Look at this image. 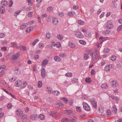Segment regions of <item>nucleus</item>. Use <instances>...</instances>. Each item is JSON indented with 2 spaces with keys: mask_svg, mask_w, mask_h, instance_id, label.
<instances>
[{
  "mask_svg": "<svg viewBox=\"0 0 122 122\" xmlns=\"http://www.w3.org/2000/svg\"><path fill=\"white\" fill-rule=\"evenodd\" d=\"M57 37L58 39L60 40H63V36L62 35L60 34L57 35Z\"/></svg>",
  "mask_w": 122,
  "mask_h": 122,
  "instance_id": "15",
  "label": "nucleus"
},
{
  "mask_svg": "<svg viewBox=\"0 0 122 122\" xmlns=\"http://www.w3.org/2000/svg\"><path fill=\"white\" fill-rule=\"evenodd\" d=\"M5 34L3 33H0V38H3L5 36Z\"/></svg>",
  "mask_w": 122,
  "mask_h": 122,
  "instance_id": "58",
  "label": "nucleus"
},
{
  "mask_svg": "<svg viewBox=\"0 0 122 122\" xmlns=\"http://www.w3.org/2000/svg\"><path fill=\"white\" fill-rule=\"evenodd\" d=\"M95 52H94V54L92 55V58L93 60H95L96 58V55L95 53Z\"/></svg>",
  "mask_w": 122,
  "mask_h": 122,
  "instance_id": "52",
  "label": "nucleus"
},
{
  "mask_svg": "<svg viewBox=\"0 0 122 122\" xmlns=\"http://www.w3.org/2000/svg\"><path fill=\"white\" fill-rule=\"evenodd\" d=\"M38 87L39 88H41L42 86V81H39L38 82Z\"/></svg>",
  "mask_w": 122,
  "mask_h": 122,
  "instance_id": "25",
  "label": "nucleus"
},
{
  "mask_svg": "<svg viewBox=\"0 0 122 122\" xmlns=\"http://www.w3.org/2000/svg\"><path fill=\"white\" fill-rule=\"evenodd\" d=\"M44 46V45L42 43H40L39 45V46L40 48H41Z\"/></svg>",
  "mask_w": 122,
  "mask_h": 122,
  "instance_id": "61",
  "label": "nucleus"
},
{
  "mask_svg": "<svg viewBox=\"0 0 122 122\" xmlns=\"http://www.w3.org/2000/svg\"><path fill=\"white\" fill-rule=\"evenodd\" d=\"M65 76L67 77H71L72 76V74L71 73H68L65 74Z\"/></svg>",
  "mask_w": 122,
  "mask_h": 122,
  "instance_id": "39",
  "label": "nucleus"
},
{
  "mask_svg": "<svg viewBox=\"0 0 122 122\" xmlns=\"http://www.w3.org/2000/svg\"><path fill=\"white\" fill-rule=\"evenodd\" d=\"M59 56L61 57H64L66 56V55L65 53H62L60 54Z\"/></svg>",
  "mask_w": 122,
  "mask_h": 122,
  "instance_id": "49",
  "label": "nucleus"
},
{
  "mask_svg": "<svg viewBox=\"0 0 122 122\" xmlns=\"http://www.w3.org/2000/svg\"><path fill=\"white\" fill-rule=\"evenodd\" d=\"M76 109L77 111L79 112H81V109L79 107H76Z\"/></svg>",
  "mask_w": 122,
  "mask_h": 122,
  "instance_id": "51",
  "label": "nucleus"
},
{
  "mask_svg": "<svg viewBox=\"0 0 122 122\" xmlns=\"http://www.w3.org/2000/svg\"><path fill=\"white\" fill-rule=\"evenodd\" d=\"M41 71L42 77V78L44 79L46 75V72L44 68L42 67Z\"/></svg>",
  "mask_w": 122,
  "mask_h": 122,
  "instance_id": "3",
  "label": "nucleus"
},
{
  "mask_svg": "<svg viewBox=\"0 0 122 122\" xmlns=\"http://www.w3.org/2000/svg\"><path fill=\"white\" fill-rule=\"evenodd\" d=\"M56 105H58L59 107H62L64 106V105L62 103L58 102L56 104H55Z\"/></svg>",
  "mask_w": 122,
  "mask_h": 122,
  "instance_id": "27",
  "label": "nucleus"
},
{
  "mask_svg": "<svg viewBox=\"0 0 122 122\" xmlns=\"http://www.w3.org/2000/svg\"><path fill=\"white\" fill-rule=\"evenodd\" d=\"M110 69L109 66V65L106 66L104 70L106 71H107L109 70Z\"/></svg>",
  "mask_w": 122,
  "mask_h": 122,
  "instance_id": "37",
  "label": "nucleus"
},
{
  "mask_svg": "<svg viewBox=\"0 0 122 122\" xmlns=\"http://www.w3.org/2000/svg\"><path fill=\"white\" fill-rule=\"evenodd\" d=\"M25 31L27 33H28L30 32L31 31L30 28L28 27L26 29Z\"/></svg>",
  "mask_w": 122,
  "mask_h": 122,
  "instance_id": "64",
  "label": "nucleus"
},
{
  "mask_svg": "<svg viewBox=\"0 0 122 122\" xmlns=\"http://www.w3.org/2000/svg\"><path fill=\"white\" fill-rule=\"evenodd\" d=\"M112 85L114 87L117 86L118 85V83L113 81L112 82Z\"/></svg>",
  "mask_w": 122,
  "mask_h": 122,
  "instance_id": "45",
  "label": "nucleus"
},
{
  "mask_svg": "<svg viewBox=\"0 0 122 122\" xmlns=\"http://www.w3.org/2000/svg\"><path fill=\"white\" fill-rule=\"evenodd\" d=\"M47 91L48 92V93L49 94H50L52 93V89L50 87H47Z\"/></svg>",
  "mask_w": 122,
  "mask_h": 122,
  "instance_id": "24",
  "label": "nucleus"
},
{
  "mask_svg": "<svg viewBox=\"0 0 122 122\" xmlns=\"http://www.w3.org/2000/svg\"><path fill=\"white\" fill-rule=\"evenodd\" d=\"M5 11L4 7L2 6L0 7V12L1 14H3Z\"/></svg>",
  "mask_w": 122,
  "mask_h": 122,
  "instance_id": "29",
  "label": "nucleus"
},
{
  "mask_svg": "<svg viewBox=\"0 0 122 122\" xmlns=\"http://www.w3.org/2000/svg\"><path fill=\"white\" fill-rule=\"evenodd\" d=\"M26 27V25L25 24H23L21 25L20 27V29H23Z\"/></svg>",
  "mask_w": 122,
  "mask_h": 122,
  "instance_id": "44",
  "label": "nucleus"
},
{
  "mask_svg": "<svg viewBox=\"0 0 122 122\" xmlns=\"http://www.w3.org/2000/svg\"><path fill=\"white\" fill-rule=\"evenodd\" d=\"M88 53L90 55H93L94 54V52H93V51H89L88 52Z\"/></svg>",
  "mask_w": 122,
  "mask_h": 122,
  "instance_id": "62",
  "label": "nucleus"
},
{
  "mask_svg": "<svg viewBox=\"0 0 122 122\" xmlns=\"http://www.w3.org/2000/svg\"><path fill=\"white\" fill-rule=\"evenodd\" d=\"M7 107L8 109L11 108L12 107V105L11 103H9L7 106Z\"/></svg>",
  "mask_w": 122,
  "mask_h": 122,
  "instance_id": "55",
  "label": "nucleus"
},
{
  "mask_svg": "<svg viewBox=\"0 0 122 122\" xmlns=\"http://www.w3.org/2000/svg\"><path fill=\"white\" fill-rule=\"evenodd\" d=\"M78 23L80 25H83L84 23V21L81 20H79L78 21Z\"/></svg>",
  "mask_w": 122,
  "mask_h": 122,
  "instance_id": "47",
  "label": "nucleus"
},
{
  "mask_svg": "<svg viewBox=\"0 0 122 122\" xmlns=\"http://www.w3.org/2000/svg\"><path fill=\"white\" fill-rule=\"evenodd\" d=\"M83 108L87 111H89L90 110V108L86 102L83 104Z\"/></svg>",
  "mask_w": 122,
  "mask_h": 122,
  "instance_id": "1",
  "label": "nucleus"
},
{
  "mask_svg": "<svg viewBox=\"0 0 122 122\" xmlns=\"http://www.w3.org/2000/svg\"><path fill=\"white\" fill-rule=\"evenodd\" d=\"M20 12V10L16 12L14 14V15L16 16H17V15H18Z\"/></svg>",
  "mask_w": 122,
  "mask_h": 122,
  "instance_id": "56",
  "label": "nucleus"
},
{
  "mask_svg": "<svg viewBox=\"0 0 122 122\" xmlns=\"http://www.w3.org/2000/svg\"><path fill=\"white\" fill-rule=\"evenodd\" d=\"M102 88L105 89L107 88L108 87V86L106 84L104 83L102 85Z\"/></svg>",
  "mask_w": 122,
  "mask_h": 122,
  "instance_id": "35",
  "label": "nucleus"
},
{
  "mask_svg": "<svg viewBox=\"0 0 122 122\" xmlns=\"http://www.w3.org/2000/svg\"><path fill=\"white\" fill-rule=\"evenodd\" d=\"M68 15L69 16L71 17L72 16L74 15L73 13L72 12H70L68 13Z\"/></svg>",
  "mask_w": 122,
  "mask_h": 122,
  "instance_id": "53",
  "label": "nucleus"
},
{
  "mask_svg": "<svg viewBox=\"0 0 122 122\" xmlns=\"http://www.w3.org/2000/svg\"><path fill=\"white\" fill-rule=\"evenodd\" d=\"M112 110L113 112L115 113H116L117 111V107L115 106H113L112 107Z\"/></svg>",
  "mask_w": 122,
  "mask_h": 122,
  "instance_id": "18",
  "label": "nucleus"
},
{
  "mask_svg": "<svg viewBox=\"0 0 122 122\" xmlns=\"http://www.w3.org/2000/svg\"><path fill=\"white\" fill-rule=\"evenodd\" d=\"M111 59L112 60L114 61L116 59V57L115 56L113 55L111 57Z\"/></svg>",
  "mask_w": 122,
  "mask_h": 122,
  "instance_id": "50",
  "label": "nucleus"
},
{
  "mask_svg": "<svg viewBox=\"0 0 122 122\" xmlns=\"http://www.w3.org/2000/svg\"><path fill=\"white\" fill-rule=\"evenodd\" d=\"M63 112L64 114L65 115H68L70 116L72 114V111L71 110H64L63 111Z\"/></svg>",
  "mask_w": 122,
  "mask_h": 122,
  "instance_id": "4",
  "label": "nucleus"
},
{
  "mask_svg": "<svg viewBox=\"0 0 122 122\" xmlns=\"http://www.w3.org/2000/svg\"><path fill=\"white\" fill-rule=\"evenodd\" d=\"M20 56L19 53L17 52L12 56V58L13 60H15L17 59Z\"/></svg>",
  "mask_w": 122,
  "mask_h": 122,
  "instance_id": "6",
  "label": "nucleus"
},
{
  "mask_svg": "<svg viewBox=\"0 0 122 122\" xmlns=\"http://www.w3.org/2000/svg\"><path fill=\"white\" fill-rule=\"evenodd\" d=\"M52 23L54 25H56L58 23V20L56 17H54L52 19Z\"/></svg>",
  "mask_w": 122,
  "mask_h": 122,
  "instance_id": "8",
  "label": "nucleus"
},
{
  "mask_svg": "<svg viewBox=\"0 0 122 122\" xmlns=\"http://www.w3.org/2000/svg\"><path fill=\"white\" fill-rule=\"evenodd\" d=\"M95 53L96 55V59H98V60L99 59V58H100V57L99 56V55H98V53L97 52V50H96L95 51Z\"/></svg>",
  "mask_w": 122,
  "mask_h": 122,
  "instance_id": "41",
  "label": "nucleus"
},
{
  "mask_svg": "<svg viewBox=\"0 0 122 122\" xmlns=\"http://www.w3.org/2000/svg\"><path fill=\"white\" fill-rule=\"evenodd\" d=\"M89 57V55L87 53H85L84 55V58L85 60H86L88 59Z\"/></svg>",
  "mask_w": 122,
  "mask_h": 122,
  "instance_id": "23",
  "label": "nucleus"
},
{
  "mask_svg": "<svg viewBox=\"0 0 122 122\" xmlns=\"http://www.w3.org/2000/svg\"><path fill=\"white\" fill-rule=\"evenodd\" d=\"M39 41V39H36L32 43V45L34 46Z\"/></svg>",
  "mask_w": 122,
  "mask_h": 122,
  "instance_id": "43",
  "label": "nucleus"
},
{
  "mask_svg": "<svg viewBox=\"0 0 122 122\" xmlns=\"http://www.w3.org/2000/svg\"><path fill=\"white\" fill-rule=\"evenodd\" d=\"M78 79L76 78H73L72 80V82L73 83H75L77 82Z\"/></svg>",
  "mask_w": 122,
  "mask_h": 122,
  "instance_id": "42",
  "label": "nucleus"
},
{
  "mask_svg": "<svg viewBox=\"0 0 122 122\" xmlns=\"http://www.w3.org/2000/svg\"><path fill=\"white\" fill-rule=\"evenodd\" d=\"M7 48L6 47H3L1 48V50L3 51H6L7 50Z\"/></svg>",
  "mask_w": 122,
  "mask_h": 122,
  "instance_id": "59",
  "label": "nucleus"
},
{
  "mask_svg": "<svg viewBox=\"0 0 122 122\" xmlns=\"http://www.w3.org/2000/svg\"><path fill=\"white\" fill-rule=\"evenodd\" d=\"M111 111L110 110H108L107 112V116L109 117L110 116L111 114Z\"/></svg>",
  "mask_w": 122,
  "mask_h": 122,
  "instance_id": "38",
  "label": "nucleus"
},
{
  "mask_svg": "<svg viewBox=\"0 0 122 122\" xmlns=\"http://www.w3.org/2000/svg\"><path fill=\"white\" fill-rule=\"evenodd\" d=\"M53 8L51 6L48 7L47 8V10L49 12H51L52 11Z\"/></svg>",
  "mask_w": 122,
  "mask_h": 122,
  "instance_id": "33",
  "label": "nucleus"
},
{
  "mask_svg": "<svg viewBox=\"0 0 122 122\" xmlns=\"http://www.w3.org/2000/svg\"><path fill=\"white\" fill-rule=\"evenodd\" d=\"M90 102L92 107L95 108H96L97 107V104L96 102L94 99H92L90 100Z\"/></svg>",
  "mask_w": 122,
  "mask_h": 122,
  "instance_id": "5",
  "label": "nucleus"
},
{
  "mask_svg": "<svg viewBox=\"0 0 122 122\" xmlns=\"http://www.w3.org/2000/svg\"><path fill=\"white\" fill-rule=\"evenodd\" d=\"M107 25L106 28L107 29H110L112 28L113 27V25L112 24V21L111 20H108L107 22Z\"/></svg>",
  "mask_w": 122,
  "mask_h": 122,
  "instance_id": "2",
  "label": "nucleus"
},
{
  "mask_svg": "<svg viewBox=\"0 0 122 122\" xmlns=\"http://www.w3.org/2000/svg\"><path fill=\"white\" fill-rule=\"evenodd\" d=\"M39 57V56L38 55H35L34 56V58L35 59H37Z\"/></svg>",
  "mask_w": 122,
  "mask_h": 122,
  "instance_id": "63",
  "label": "nucleus"
},
{
  "mask_svg": "<svg viewBox=\"0 0 122 122\" xmlns=\"http://www.w3.org/2000/svg\"><path fill=\"white\" fill-rule=\"evenodd\" d=\"M81 33V32H80L78 31H76L75 32V36H76V37L77 36H78L79 34H80Z\"/></svg>",
  "mask_w": 122,
  "mask_h": 122,
  "instance_id": "60",
  "label": "nucleus"
},
{
  "mask_svg": "<svg viewBox=\"0 0 122 122\" xmlns=\"http://www.w3.org/2000/svg\"><path fill=\"white\" fill-rule=\"evenodd\" d=\"M68 46L70 47L71 48H74L75 46V45L72 42H70Z\"/></svg>",
  "mask_w": 122,
  "mask_h": 122,
  "instance_id": "26",
  "label": "nucleus"
},
{
  "mask_svg": "<svg viewBox=\"0 0 122 122\" xmlns=\"http://www.w3.org/2000/svg\"><path fill=\"white\" fill-rule=\"evenodd\" d=\"M22 121L24 122L26 121L27 119V117L25 115H23L22 117Z\"/></svg>",
  "mask_w": 122,
  "mask_h": 122,
  "instance_id": "21",
  "label": "nucleus"
},
{
  "mask_svg": "<svg viewBox=\"0 0 122 122\" xmlns=\"http://www.w3.org/2000/svg\"><path fill=\"white\" fill-rule=\"evenodd\" d=\"M18 49H20L21 50H23L24 51L26 50V47L25 46H21L18 47Z\"/></svg>",
  "mask_w": 122,
  "mask_h": 122,
  "instance_id": "14",
  "label": "nucleus"
},
{
  "mask_svg": "<svg viewBox=\"0 0 122 122\" xmlns=\"http://www.w3.org/2000/svg\"><path fill=\"white\" fill-rule=\"evenodd\" d=\"M52 93L54 95L57 96L58 95L60 94V92L59 91L55 90L53 91Z\"/></svg>",
  "mask_w": 122,
  "mask_h": 122,
  "instance_id": "11",
  "label": "nucleus"
},
{
  "mask_svg": "<svg viewBox=\"0 0 122 122\" xmlns=\"http://www.w3.org/2000/svg\"><path fill=\"white\" fill-rule=\"evenodd\" d=\"M77 37L78 38L81 39L83 37V36L81 33L77 36Z\"/></svg>",
  "mask_w": 122,
  "mask_h": 122,
  "instance_id": "40",
  "label": "nucleus"
},
{
  "mask_svg": "<svg viewBox=\"0 0 122 122\" xmlns=\"http://www.w3.org/2000/svg\"><path fill=\"white\" fill-rule=\"evenodd\" d=\"M91 79L90 78H88L85 79V82L88 83H90L91 82Z\"/></svg>",
  "mask_w": 122,
  "mask_h": 122,
  "instance_id": "28",
  "label": "nucleus"
},
{
  "mask_svg": "<svg viewBox=\"0 0 122 122\" xmlns=\"http://www.w3.org/2000/svg\"><path fill=\"white\" fill-rule=\"evenodd\" d=\"M11 47H16V48L18 49V46H17V44L15 43H11Z\"/></svg>",
  "mask_w": 122,
  "mask_h": 122,
  "instance_id": "30",
  "label": "nucleus"
},
{
  "mask_svg": "<svg viewBox=\"0 0 122 122\" xmlns=\"http://www.w3.org/2000/svg\"><path fill=\"white\" fill-rule=\"evenodd\" d=\"M6 67V66L5 65H2L0 67V71H3L4 70Z\"/></svg>",
  "mask_w": 122,
  "mask_h": 122,
  "instance_id": "22",
  "label": "nucleus"
},
{
  "mask_svg": "<svg viewBox=\"0 0 122 122\" xmlns=\"http://www.w3.org/2000/svg\"><path fill=\"white\" fill-rule=\"evenodd\" d=\"M22 84V82L20 80H18L15 82V86L17 87H19Z\"/></svg>",
  "mask_w": 122,
  "mask_h": 122,
  "instance_id": "7",
  "label": "nucleus"
},
{
  "mask_svg": "<svg viewBox=\"0 0 122 122\" xmlns=\"http://www.w3.org/2000/svg\"><path fill=\"white\" fill-rule=\"evenodd\" d=\"M54 59L57 61H60L61 60V58L58 56H55L54 57Z\"/></svg>",
  "mask_w": 122,
  "mask_h": 122,
  "instance_id": "12",
  "label": "nucleus"
},
{
  "mask_svg": "<svg viewBox=\"0 0 122 122\" xmlns=\"http://www.w3.org/2000/svg\"><path fill=\"white\" fill-rule=\"evenodd\" d=\"M72 118L71 122H75L76 120V119L75 116H73V117H71Z\"/></svg>",
  "mask_w": 122,
  "mask_h": 122,
  "instance_id": "34",
  "label": "nucleus"
},
{
  "mask_svg": "<svg viewBox=\"0 0 122 122\" xmlns=\"http://www.w3.org/2000/svg\"><path fill=\"white\" fill-rule=\"evenodd\" d=\"M13 4V2L12 0L10 1L9 3L8 6L9 7H11Z\"/></svg>",
  "mask_w": 122,
  "mask_h": 122,
  "instance_id": "48",
  "label": "nucleus"
},
{
  "mask_svg": "<svg viewBox=\"0 0 122 122\" xmlns=\"http://www.w3.org/2000/svg\"><path fill=\"white\" fill-rule=\"evenodd\" d=\"M48 62V61L46 59H45L42 62V65L44 66L46 65Z\"/></svg>",
  "mask_w": 122,
  "mask_h": 122,
  "instance_id": "19",
  "label": "nucleus"
},
{
  "mask_svg": "<svg viewBox=\"0 0 122 122\" xmlns=\"http://www.w3.org/2000/svg\"><path fill=\"white\" fill-rule=\"evenodd\" d=\"M33 12H29L28 14V15L29 17H31L32 16Z\"/></svg>",
  "mask_w": 122,
  "mask_h": 122,
  "instance_id": "54",
  "label": "nucleus"
},
{
  "mask_svg": "<svg viewBox=\"0 0 122 122\" xmlns=\"http://www.w3.org/2000/svg\"><path fill=\"white\" fill-rule=\"evenodd\" d=\"M1 4L3 5L6 6L8 4V2L5 0H2L1 2Z\"/></svg>",
  "mask_w": 122,
  "mask_h": 122,
  "instance_id": "13",
  "label": "nucleus"
},
{
  "mask_svg": "<svg viewBox=\"0 0 122 122\" xmlns=\"http://www.w3.org/2000/svg\"><path fill=\"white\" fill-rule=\"evenodd\" d=\"M79 42L81 44L83 45H85L86 44V41L84 40H79Z\"/></svg>",
  "mask_w": 122,
  "mask_h": 122,
  "instance_id": "32",
  "label": "nucleus"
},
{
  "mask_svg": "<svg viewBox=\"0 0 122 122\" xmlns=\"http://www.w3.org/2000/svg\"><path fill=\"white\" fill-rule=\"evenodd\" d=\"M110 32V31L109 30H106L103 31L102 32L103 34L105 35H107Z\"/></svg>",
  "mask_w": 122,
  "mask_h": 122,
  "instance_id": "16",
  "label": "nucleus"
},
{
  "mask_svg": "<svg viewBox=\"0 0 122 122\" xmlns=\"http://www.w3.org/2000/svg\"><path fill=\"white\" fill-rule=\"evenodd\" d=\"M17 115L19 117L21 116L22 114V112L20 109L18 110L16 112Z\"/></svg>",
  "mask_w": 122,
  "mask_h": 122,
  "instance_id": "10",
  "label": "nucleus"
},
{
  "mask_svg": "<svg viewBox=\"0 0 122 122\" xmlns=\"http://www.w3.org/2000/svg\"><path fill=\"white\" fill-rule=\"evenodd\" d=\"M122 29V25H120L117 28V31H118Z\"/></svg>",
  "mask_w": 122,
  "mask_h": 122,
  "instance_id": "57",
  "label": "nucleus"
},
{
  "mask_svg": "<svg viewBox=\"0 0 122 122\" xmlns=\"http://www.w3.org/2000/svg\"><path fill=\"white\" fill-rule=\"evenodd\" d=\"M61 99L63 100L66 103H67V101H68V100L67 98L66 97H63V98H61Z\"/></svg>",
  "mask_w": 122,
  "mask_h": 122,
  "instance_id": "46",
  "label": "nucleus"
},
{
  "mask_svg": "<svg viewBox=\"0 0 122 122\" xmlns=\"http://www.w3.org/2000/svg\"><path fill=\"white\" fill-rule=\"evenodd\" d=\"M15 73L17 74H19L20 73V71L19 70V69L18 68H16L15 70Z\"/></svg>",
  "mask_w": 122,
  "mask_h": 122,
  "instance_id": "36",
  "label": "nucleus"
},
{
  "mask_svg": "<svg viewBox=\"0 0 122 122\" xmlns=\"http://www.w3.org/2000/svg\"><path fill=\"white\" fill-rule=\"evenodd\" d=\"M30 117L32 120H36L38 118V115L36 114H33L31 115Z\"/></svg>",
  "mask_w": 122,
  "mask_h": 122,
  "instance_id": "9",
  "label": "nucleus"
},
{
  "mask_svg": "<svg viewBox=\"0 0 122 122\" xmlns=\"http://www.w3.org/2000/svg\"><path fill=\"white\" fill-rule=\"evenodd\" d=\"M70 121L69 119H68L66 118H64L61 120L62 122H69Z\"/></svg>",
  "mask_w": 122,
  "mask_h": 122,
  "instance_id": "31",
  "label": "nucleus"
},
{
  "mask_svg": "<svg viewBox=\"0 0 122 122\" xmlns=\"http://www.w3.org/2000/svg\"><path fill=\"white\" fill-rule=\"evenodd\" d=\"M39 118L41 120H44L45 119V116L42 114H41L39 115Z\"/></svg>",
  "mask_w": 122,
  "mask_h": 122,
  "instance_id": "17",
  "label": "nucleus"
},
{
  "mask_svg": "<svg viewBox=\"0 0 122 122\" xmlns=\"http://www.w3.org/2000/svg\"><path fill=\"white\" fill-rule=\"evenodd\" d=\"M110 97L113 99L115 100V101H116V102L117 103V102H118V101L119 100V99L117 97L115 96H111Z\"/></svg>",
  "mask_w": 122,
  "mask_h": 122,
  "instance_id": "20",
  "label": "nucleus"
}]
</instances>
